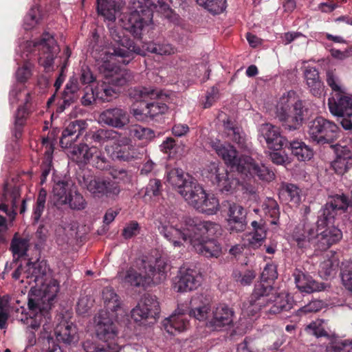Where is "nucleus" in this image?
<instances>
[{
    "instance_id": "17",
    "label": "nucleus",
    "mask_w": 352,
    "mask_h": 352,
    "mask_svg": "<svg viewBox=\"0 0 352 352\" xmlns=\"http://www.w3.org/2000/svg\"><path fill=\"white\" fill-rule=\"evenodd\" d=\"M99 120L101 123L118 129H123L130 122L127 111L118 107L103 111L99 116Z\"/></svg>"
},
{
    "instance_id": "4",
    "label": "nucleus",
    "mask_w": 352,
    "mask_h": 352,
    "mask_svg": "<svg viewBox=\"0 0 352 352\" xmlns=\"http://www.w3.org/2000/svg\"><path fill=\"white\" fill-rule=\"evenodd\" d=\"M40 288H31L28 293V308L30 318L26 319V322L32 327H38L43 318H50V310L52 302L56 298L59 285L54 279H50L48 283L44 282L39 285Z\"/></svg>"
},
{
    "instance_id": "48",
    "label": "nucleus",
    "mask_w": 352,
    "mask_h": 352,
    "mask_svg": "<svg viewBox=\"0 0 352 352\" xmlns=\"http://www.w3.org/2000/svg\"><path fill=\"white\" fill-rule=\"evenodd\" d=\"M300 189L292 184H283L280 191V194L285 196L286 200L294 204H298L300 202Z\"/></svg>"
},
{
    "instance_id": "58",
    "label": "nucleus",
    "mask_w": 352,
    "mask_h": 352,
    "mask_svg": "<svg viewBox=\"0 0 352 352\" xmlns=\"http://www.w3.org/2000/svg\"><path fill=\"white\" fill-rule=\"evenodd\" d=\"M338 267V261L336 259H327L324 261L320 265V272L325 278L333 276L336 274Z\"/></svg>"
},
{
    "instance_id": "60",
    "label": "nucleus",
    "mask_w": 352,
    "mask_h": 352,
    "mask_svg": "<svg viewBox=\"0 0 352 352\" xmlns=\"http://www.w3.org/2000/svg\"><path fill=\"white\" fill-rule=\"evenodd\" d=\"M263 208L266 214L274 219L272 223H276L274 220L278 219L280 214L279 207L277 202L274 199L268 198L265 203H263Z\"/></svg>"
},
{
    "instance_id": "59",
    "label": "nucleus",
    "mask_w": 352,
    "mask_h": 352,
    "mask_svg": "<svg viewBox=\"0 0 352 352\" xmlns=\"http://www.w3.org/2000/svg\"><path fill=\"white\" fill-rule=\"evenodd\" d=\"M28 114V111L25 107H19L18 108L17 111L15 115V121H14V129H15V136L16 137H17L18 135H21V129H22L23 126L25 124Z\"/></svg>"
},
{
    "instance_id": "47",
    "label": "nucleus",
    "mask_w": 352,
    "mask_h": 352,
    "mask_svg": "<svg viewBox=\"0 0 352 352\" xmlns=\"http://www.w3.org/2000/svg\"><path fill=\"white\" fill-rule=\"evenodd\" d=\"M196 2L212 14H221L226 8V0H196Z\"/></svg>"
},
{
    "instance_id": "25",
    "label": "nucleus",
    "mask_w": 352,
    "mask_h": 352,
    "mask_svg": "<svg viewBox=\"0 0 352 352\" xmlns=\"http://www.w3.org/2000/svg\"><path fill=\"white\" fill-rule=\"evenodd\" d=\"M259 131L269 148L278 151L283 146H287V141L280 135L276 126L270 123H265L261 125Z\"/></svg>"
},
{
    "instance_id": "49",
    "label": "nucleus",
    "mask_w": 352,
    "mask_h": 352,
    "mask_svg": "<svg viewBox=\"0 0 352 352\" xmlns=\"http://www.w3.org/2000/svg\"><path fill=\"white\" fill-rule=\"evenodd\" d=\"M148 52L158 55H170L175 53V49L171 45L165 42H150L146 44Z\"/></svg>"
},
{
    "instance_id": "32",
    "label": "nucleus",
    "mask_w": 352,
    "mask_h": 352,
    "mask_svg": "<svg viewBox=\"0 0 352 352\" xmlns=\"http://www.w3.org/2000/svg\"><path fill=\"white\" fill-rule=\"evenodd\" d=\"M241 175L248 176H257L260 179L270 182L274 178V173L263 164H256L253 159L249 156L241 172Z\"/></svg>"
},
{
    "instance_id": "34",
    "label": "nucleus",
    "mask_w": 352,
    "mask_h": 352,
    "mask_svg": "<svg viewBox=\"0 0 352 352\" xmlns=\"http://www.w3.org/2000/svg\"><path fill=\"white\" fill-rule=\"evenodd\" d=\"M224 133L226 137L236 143L239 148L245 149L248 148L245 135L241 127L234 122L228 119L223 121Z\"/></svg>"
},
{
    "instance_id": "61",
    "label": "nucleus",
    "mask_w": 352,
    "mask_h": 352,
    "mask_svg": "<svg viewBox=\"0 0 352 352\" xmlns=\"http://www.w3.org/2000/svg\"><path fill=\"white\" fill-rule=\"evenodd\" d=\"M326 352H352V340L331 342L327 346Z\"/></svg>"
},
{
    "instance_id": "53",
    "label": "nucleus",
    "mask_w": 352,
    "mask_h": 352,
    "mask_svg": "<svg viewBox=\"0 0 352 352\" xmlns=\"http://www.w3.org/2000/svg\"><path fill=\"white\" fill-rule=\"evenodd\" d=\"M29 239L14 237L11 242V250L14 255L21 257L26 254L29 248Z\"/></svg>"
},
{
    "instance_id": "28",
    "label": "nucleus",
    "mask_w": 352,
    "mask_h": 352,
    "mask_svg": "<svg viewBox=\"0 0 352 352\" xmlns=\"http://www.w3.org/2000/svg\"><path fill=\"white\" fill-rule=\"evenodd\" d=\"M212 309L210 303L202 296L199 295L193 297L190 300V310L189 316L199 321L208 322L211 315Z\"/></svg>"
},
{
    "instance_id": "56",
    "label": "nucleus",
    "mask_w": 352,
    "mask_h": 352,
    "mask_svg": "<svg viewBox=\"0 0 352 352\" xmlns=\"http://www.w3.org/2000/svg\"><path fill=\"white\" fill-rule=\"evenodd\" d=\"M340 276L344 288L352 293V263L342 264Z\"/></svg>"
},
{
    "instance_id": "41",
    "label": "nucleus",
    "mask_w": 352,
    "mask_h": 352,
    "mask_svg": "<svg viewBox=\"0 0 352 352\" xmlns=\"http://www.w3.org/2000/svg\"><path fill=\"white\" fill-rule=\"evenodd\" d=\"M28 318H30V316L28 314V311L24 315V316L21 317L20 318V320L25 324L27 325V338H28V342L29 346H34L36 342V338L35 335V331H37L40 327L42 325L43 329L45 331L47 332L49 330L51 329L50 326V322H51V318H43L41 320V323L38 326V327L34 328L30 324H29L28 322H26V319Z\"/></svg>"
},
{
    "instance_id": "14",
    "label": "nucleus",
    "mask_w": 352,
    "mask_h": 352,
    "mask_svg": "<svg viewBox=\"0 0 352 352\" xmlns=\"http://www.w3.org/2000/svg\"><path fill=\"white\" fill-rule=\"evenodd\" d=\"M20 196L21 192L19 187H9L6 184L3 186V191L1 197L0 210H2L8 216L14 219L16 214L17 202ZM0 229L8 230L6 219L1 215H0Z\"/></svg>"
},
{
    "instance_id": "33",
    "label": "nucleus",
    "mask_w": 352,
    "mask_h": 352,
    "mask_svg": "<svg viewBox=\"0 0 352 352\" xmlns=\"http://www.w3.org/2000/svg\"><path fill=\"white\" fill-rule=\"evenodd\" d=\"M119 133L113 129H99L87 133L85 140L91 146H102L109 141L116 139Z\"/></svg>"
},
{
    "instance_id": "38",
    "label": "nucleus",
    "mask_w": 352,
    "mask_h": 352,
    "mask_svg": "<svg viewBox=\"0 0 352 352\" xmlns=\"http://www.w3.org/2000/svg\"><path fill=\"white\" fill-rule=\"evenodd\" d=\"M188 321L182 314H173L164 320L162 325L166 331L170 335H175L185 331L188 326Z\"/></svg>"
},
{
    "instance_id": "37",
    "label": "nucleus",
    "mask_w": 352,
    "mask_h": 352,
    "mask_svg": "<svg viewBox=\"0 0 352 352\" xmlns=\"http://www.w3.org/2000/svg\"><path fill=\"white\" fill-rule=\"evenodd\" d=\"M83 122L80 120H76L70 122L63 130L60 140L62 147L67 148L71 146L72 142L75 141L82 131Z\"/></svg>"
},
{
    "instance_id": "45",
    "label": "nucleus",
    "mask_w": 352,
    "mask_h": 352,
    "mask_svg": "<svg viewBox=\"0 0 352 352\" xmlns=\"http://www.w3.org/2000/svg\"><path fill=\"white\" fill-rule=\"evenodd\" d=\"M79 87L76 80H70L66 85L62 94L63 106L64 108L69 106L78 98L77 92Z\"/></svg>"
},
{
    "instance_id": "2",
    "label": "nucleus",
    "mask_w": 352,
    "mask_h": 352,
    "mask_svg": "<svg viewBox=\"0 0 352 352\" xmlns=\"http://www.w3.org/2000/svg\"><path fill=\"white\" fill-rule=\"evenodd\" d=\"M158 230L174 246H181L183 242L188 241L197 253L206 258H218L222 254L221 245L214 239H208L221 234V226L214 222L188 217L179 222L176 217L171 216L160 223Z\"/></svg>"
},
{
    "instance_id": "36",
    "label": "nucleus",
    "mask_w": 352,
    "mask_h": 352,
    "mask_svg": "<svg viewBox=\"0 0 352 352\" xmlns=\"http://www.w3.org/2000/svg\"><path fill=\"white\" fill-rule=\"evenodd\" d=\"M270 308L266 310V313L270 314H278L281 312L289 311L292 307V302L289 296L285 294H277L275 290L272 292Z\"/></svg>"
},
{
    "instance_id": "46",
    "label": "nucleus",
    "mask_w": 352,
    "mask_h": 352,
    "mask_svg": "<svg viewBox=\"0 0 352 352\" xmlns=\"http://www.w3.org/2000/svg\"><path fill=\"white\" fill-rule=\"evenodd\" d=\"M129 134L135 139L145 142L151 141L155 137V133L153 130L139 124L131 126L129 129Z\"/></svg>"
},
{
    "instance_id": "10",
    "label": "nucleus",
    "mask_w": 352,
    "mask_h": 352,
    "mask_svg": "<svg viewBox=\"0 0 352 352\" xmlns=\"http://www.w3.org/2000/svg\"><path fill=\"white\" fill-rule=\"evenodd\" d=\"M274 291V288L271 284H256L248 302L244 306L252 315L263 309H269L272 300V298H271L272 294Z\"/></svg>"
},
{
    "instance_id": "52",
    "label": "nucleus",
    "mask_w": 352,
    "mask_h": 352,
    "mask_svg": "<svg viewBox=\"0 0 352 352\" xmlns=\"http://www.w3.org/2000/svg\"><path fill=\"white\" fill-rule=\"evenodd\" d=\"M93 153L91 154L90 162L93 166L99 170L107 169L109 166V162L102 151L96 146L92 148Z\"/></svg>"
},
{
    "instance_id": "1",
    "label": "nucleus",
    "mask_w": 352,
    "mask_h": 352,
    "mask_svg": "<svg viewBox=\"0 0 352 352\" xmlns=\"http://www.w3.org/2000/svg\"><path fill=\"white\" fill-rule=\"evenodd\" d=\"M109 30L116 45L111 49L102 50L97 59L99 70L104 76V80L96 87V97L102 102L116 98L120 93L118 88L133 79L132 73L120 69L117 63L126 65L133 58L134 54L142 52L133 41L124 35L123 30L116 27Z\"/></svg>"
},
{
    "instance_id": "6",
    "label": "nucleus",
    "mask_w": 352,
    "mask_h": 352,
    "mask_svg": "<svg viewBox=\"0 0 352 352\" xmlns=\"http://www.w3.org/2000/svg\"><path fill=\"white\" fill-rule=\"evenodd\" d=\"M145 3L133 0L130 4V14L124 28L133 35L134 37L141 38L142 30L148 25L153 20V11L150 8L154 6L151 0H144Z\"/></svg>"
},
{
    "instance_id": "19",
    "label": "nucleus",
    "mask_w": 352,
    "mask_h": 352,
    "mask_svg": "<svg viewBox=\"0 0 352 352\" xmlns=\"http://www.w3.org/2000/svg\"><path fill=\"white\" fill-rule=\"evenodd\" d=\"M349 206V199L344 195H336L331 197L322 210L319 217V225H323L325 221H333L339 210H345Z\"/></svg>"
},
{
    "instance_id": "44",
    "label": "nucleus",
    "mask_w": 352,
    "mask_h": 352,
    "mask_svg": "<svg viewBox=\"0 0 352 352\" xmlns=\"http://www.w3.org/2000/svg\"><path fill=\"white\" fill-rule=\"evenodd\" d=\"M219 209V203L218 199L213 195L206 194V197L201 201L197 210L206 214H215Z\"/></svg>"
},
{
    "instance_id": "27",
    "label": "nucleus",
    "mask_w": 352,
    "mask_h": 352,
    "mask_svg": "<svg viewBox=\"0 0 352 352\" xmlns=\"http://www.w3.org/2000/svg\"><path fill=\"white\" fill-rule=\"evenodd\" d=\"M293 276L298 289L302 292L312 293L324 289V284L316 282L311 276L299 269L294 271Z\"/></svg>"
},
{
    "instance_id": "43",
    "label": "nucleus",
    "mask_w": 352,
    "mask_h": 352,
    "mask_svg": "<svg viewBox=\"0 0 352 352\" xmlns=\"http://www.w3.org/2000/svg\"><path fill=\"white\" fill-rule=\"evenodd\" d=\"M102 299L106 311H117L121 308V301L118 295L111 287H105L102 290Z\"/></svg>"
},
{
    "instance_id": "51",
    "label": "nucleus",
    "mask_w": 352,
    "mask_h": 352,
    "mask_svg": "<svg viewBox=\"0 0 352 352\" xmlns=\"http://www.w3.org/2000/svg\"><path fill=\"white\" fill-rule=\"evenodd\" d=\"M67 201L66 204H67L72 210H82L87 206V201L82 195L78 190L69 192Z\"/></svg>"
},
{
    "instance_id": "29",
    "label": "nucleus",
    "mask_w": 352,
    "mask_h": 352,
    "mask_svg": "<svg viewBox=\"0 0 352 352\" xmlns=\"http://www.w3.org/2000/svg\"><path fill=\"white\" fill-rule=\"evenodd\" d=\"M206 194L202 186L195 180L186 186L180 192V195L185 201L196 210L203 199L206 197Z\"/></svg>"
},
{
    "instance_id": "9",
    "label": "nucleus",
    "mask_w": 352,
    "mask_h": 352,
    "mask_svg": "<svg viewBox=\"0 0 352 352\" xmlns=\"http://www.w3.org/2000/svg\"><path fill=\"white\" fill-rule=\"evenodd\" d=\"M328 105L333 115L342 118V126L345 130H352V98L344 94H335L329 98Z\"/></svg>"
},
{
    "instance_id": "57",
    "label": "nucleus",
    "mask_w": 352,
    "mask_h": 352,
    "mask_svg": "<svg viewBox=\"0 0 352 352\" xmlns=\"http://www.w3.org/2000/svg\"><path fill=\"white\" fill-rule=\"evenodd\" d=\"M131 318L135 322H141L146 319H153L155 320L156 318L150 315L149 311L144 305L140 302L137 306L133 308L131 311Z\"/></svg>"
},
{
    "instance_id": "54",
    "label": "nucleus",
    "mask_w": 352,
    "mask_h": 352,
    "mask_svg": "<svg viewBox=\"0 0 352 352\" xmlns=\"http://www.w3.org/2000/svg\"><path fill=\"white\" fill-rule=\"evenodd\" d=\"M47 192L43 188L41 189L36 201V204L33 208V219L35 223H37L45 208Z\"/></svg>"
},
{
    "instance_id": "23",
    "label": "nucleus",
    "mask_w": 352,
    "mask_h": 352,
    "mask_svg": "<svg viewBox=\"0 0 352 352\" xmlns=\"http://www.w3.org/2000/svg\"><path fill=\"white\" fill-rule=\"evenodd\" d=\"M129 97L136 102L149 100H166L170 94L168 92L155 87L138 86L131 88L129 91Z\"/></svg>"
},
{
    "instance_id": "26",
    "label": "nucleus",
    "mask_w": 352,
    "mask_h": 352,
    "mask_svg": "<svg viewBox=\"0 0 352 352\" xmlns=\"http://www.w3.org/2000/svg\"><path fill=\"white\" fill-rule=\"evenodd\" d=\"M245 210L241 206L235 203H228V223L231 231L243 232L246 227Z\"/></svg>"
},
{
    "instance_id": "3",
    "label": "nucleus",
    "mask_w": 352,
    "mask_h": 352,
    "mask_svg": "<svg viewBox=\"0 0 352 352\" xmlns=\"http://www.w3.org/2000/svg\"><path fill=\"white\" fill-rule=\"evenodd\" d=\"M135 267H130L125 273L120 272L119 278L134 287H146L158 285L167 278L168 264L165 258L153 255H144L135 261Z\"/></svg>"
},
{
    "instance_id": "42",
    "label": "nucleus",
    "mask_w": 352,
    "mask_h": 352,
    "mask_svg": "<svg viewBox=\"0 0 352 352\" xmlns=\"http://www.w3.org/2000/svg\"><path fill=\"white\" fill-rule=\"evenodd\" d=\"M292 153L299 161L309 160L314 155L313 150L302 141H292L289 143Z\"/></svg>"
},
{
    "instance_id": "24",
    "label": "nucleus",
    "mask_w": 352,
    "mask_h": 352,
    "mask_svg": "<svg viewBox=\"0 0 352 352\" xmlns=\"http://www.w3.org/2000/svg\"><path fill=\"white\" fill-rule=\"evenodd\" d=\"M316 229L313 224L305 221L298 225L293 232L292 237L300 248H314Z\"/></svg>"
},
{
    "instance_id": "18",
    "label": "nucleus",
    "mask_w": 352,
    "mask_h": 352,
    "mask_svg": "<svg viewBox=\"0 0 352 352\" xmlns=\"http://www.w3.org/2000/svg\"><path fill=\"white\" fill-rule=\"evenodd\" d=\"M201 285V276L194 270L181 269L174 282V289L177 292H187L196 289Z\"/></svg>"
},
{
    "instance_id": "16",
    "label": "nucleus",
    "mask_w": 352,
    "mask_h": 352,
    "mask_svg": "<svg viewBox=\"0 0 352 352\" xmlns=\"http://www.w3.org/2000/svg\"><path fill=\"white\" fill-rule=\"evenodd\" d=\"M234 315L233 309L226 305H217L212 309L206 326L214 331H221L223 328L232 324Z\"/></svg>"
},
{
    "instance_id": "21",
    "label": "nucleus",
    "mask_w": 352,
    "mask_h": 352,
    "mask_svg": "<svg viewBox=\"0 0 352 352\" xmlns=\"http://www.w3.org/2000/svg\"><path fill=\"white\" fill-rule=\"evenodd\" d=\"M336 158L331 163V166L338 175H343L352 167V153L350 148L338 144H332Z\"/></svg>"
},
{
    "instance_id": "13",
    "label": "nucleus",
    "mask_w": 352,
    "mask_h": 352,
    "mask_svg": "<svg viewBox=\"0 0 352 352\" xmlns=\"http://www.w3.org/2000/svg\"><path fill=\"white\" fill-rule=\"evenodd\" d=\"M97 338L104 342H112L118 336V330L107 311H100L94 318Z\"/></svg>"
},
{
    "instance_id": "40",
    "label": "nucleus",
    "mask_w": 352,
    "mask_h": 352,
    "mask_svg": "<svg viewBox=\"0 0 352 352\" xmlns=\"http://www.w3.org/2000/svg\"><path fill=\"white\" fill-rule=\"evenodd\" d=\"M166 180L170 185L177 188L178 192L180 194L182 189L188 184H191L195 179L188 175H187V177H184L182 169L174 168L168 173Z\"/></svg>"
},
{
    "instance_id": "22",
    "label": "nucleus",
    "mask_w": 352,
    "mask_h": 352,
    "mask_svg": "<svg viewBox=\"0 0 352 352\" xmlns=\"http://www.w3.org/2000/svg\"><path fill=\"white\" fill-rule=\"evenodd\" d=\"M210 168L221 192L232 193L239 185V180L234 177L233 173H228L223 168L221 171V168L215 163L211 164Z\"/></svg>"
},
{
    "instance_id": "8",
    "label": "nucleus",
    "mask_w": 352,
    "mask_h": 352,
    "mask_svg": "<svg viewBox=\"0 0 352 352\" xmlns=\"http://www.w3.org/2000/svg\"><path fill=\"white\" fill-rule=\"evenodd\" d=\"M340 128L332 121L322 116L316 117L308 123L309 139L316 144H331L340 135Z\"/></svg>"
},
{
    "instance_id": "12",
    "label": "nucleus",
    "mask_w": 352,
    "mask_h": 352,
    "mask_svg": "<svg viewBox=\"0 0 352 352\" xmlns=\"http://www.w3.org/2000/svg\"><path fill=\"white\" fill-rule=\"evenodd\" d=\"M34 46L37 47L43 54L38 59L39 64L46 71H50L54 64V60L60 51L54 36L49 32H44L41 38L34 42Z\"/></svg>"
},
{
    "instance_id": "50",
    "label": "nucleus",
    "mask_w": 352,
    "mask_h": 352,
    "mask_svg": "<svg viewBox=\"0 0 352 352\" xmlns=\"http://www.w3.org/2000/svg\"><path fill=\"white\" fill-rule=\"evenodd\" d=\"M234 280L243 286L250 285L256 277V272L252 270H235L232 273Z\"/></svg>"
},
{
    "instance_id": "5",
    "label": "nucleus",
    "mask_w": 352,
    "mask_h": 352,
    "mask_svg": "<svg viewBox=\"0 0 352 352\" xmlns=\"http://www.w3.org/2000/svg\"><path fill=\"white\" fill-rule=\"evenodd\" d=\"M304 111L302 100L294 91L291 90L279 98L276 105L275 115L285 129L294 131L302 124Z\"/></svg>"
},
{
    "instance_id": "39",
    "label": "nucleus",
    "mask_w": 352,
    "mask_h": 352,
    "mask_svg": "<svg viewBox=\"0 0 352 352\" xmlns=\"http://www.w3.org/2000/svg\"><path fill=\"white\" fill-rule=\"evenodd\" d=\"M72 190L69 188V183L66 181H59L53 187L52 201L56 207L66 205L69 192Z\"/></svg>"
},
{
    "instance_id": "30",
    "label": "nucleus",
    "mask_w": 352,
    "mask_h": 352,
    "mask_svg": "<svg viewBox=\"0 0 352 352\" xmlns=\"http://www.w3.org/2000/svg\"><path fill=\"white\" fill-rule=\"evenodd\" d=\"M26 268L23 274L29 284L34 283L36 286H39L47 281L46 266L43 263L28 261Z\"/></svg>"
},
{
    "instance_id": "62",
    "label": "nucleus",
    "mask_w": 352,
    "mask_h": 352,
    "mask_svg": "<svg viewBox=\"0 0 352 352\" xmlns=\"http://www.w3.org/2000/svg\"><path fill=\"white\" fill-rule=\"evenodd\" d=\"M168 110L166 104L162 102H150L146 106V111L150 118H154L160 114L165 113Z\"/></svg>"
},
{
    "instance_id": "7",
    "label": "nucleus",
    "mask_w": 352,
    "mask_h": 352,
    "mask_svg": "<svg viewBox=\"0 0 352 352\" xmlns=\"http://www.w3.org/2000/svg\"><path fill=\"white\" fill-rule=\"evenodd\" d=\"M78 183L93 196L97 197L105 196L115 198L120 192V188L117 182L93 175L89 172H85L82 175H80Z\"/></svg>"
},
{
    "instance_id": "63",
    "label": "nucleus",
    "mask_w": 352,
    "mask_h": 352,
    "mask_svg": "<svg viewBox=\"0 0 352 352\" xmlns=\"http://www.w3.org/2000/svg\"><path fill=\"white\" fill-rule=\"evenodd\" d=\"M278 277L276 266L274 264H267L261 273L262 281L260 283L270 284Z\"/></svg>"
},
{
    "instance_id": "20",
    "label": "nucleus",
    "mask_w": 352,
    "mask_h": 352,
    "mask_svg": "<svg viewBox=\"0 0 352 352\" xmlns=\"http://www.w3.org/2000/svg\"><path fill=\"white\" fill-rule=\"evenodd\" d=\"M54 333L57 341L65 345L75 344L79 340L76 325L63 318L56 325Z\"/></svg>"
},
{
    "instance_id": "15",
    "label": "nucleus",
    "mask_w": 352,
    "mask_h": 352,
    "mask_svg": "<svg viewBox=\"0 0 352 352\" xmlns=\"http://www.w3.org/2000/svg\"><path fill=\"white\" fill-rule=\"evenodd\" d=\"M214 148L217 155L221 157L225 163L230 166L233 171H236L239 173L244 170V167L249 156L246 155H237V151L233 146L230 144H217L214 145Z\"/></svg>"
},
{
    "instance_id": "31",
    "label": "nucleus",
    "mask_w": 352,
    "mask_h": 352,
    "mask_svg": "<svg viewBox=\"0 0 352 352\" xmlns=\"http://www.w3.org/2000/svg\"><path fill=\"white\" fill-rule=\"evenodd\" d=\"M303 76L309 91L314 96H320L323 92L324 85L322 82L318 70L311 66L305 67Z\"/></svg>"
},
{
    "instance_id": "35",
    "label": "nucleus",
    "mask_w": 352,
    "mask_h": 352,
    "mask_svg": "<svg viewBox=\"0 0 352 352\" xmlns=\"http://www.w3.org/2000/svg\"><path fill=\"white\" fill-rule=\"evenodd\" d=\"M95 146L85 143L74 145L69 151V157L78 165H86L90 162L92 148Z\"/></svg>"
},
{
    "instance_id": "64",
    "label": "nucleus",
    "mask_w": 352,
    "mask_h": 352,
    "mask_svg": "<svg viewBox=\"0 0 352 352\" xmlns=\"http://www.w3.org/2000/svg\"><path fill=\"white\" fill-rule=\"evenodd\" d=\"M162 183L160 179H150L148 184L145 188L144 196L151 198L152 197L158 196L160 194Z\"/></svg>"
},
{
    "instance_id": "55",
    "label": "nucleus",
    "mask_w": 352,
    "mask_h": 352,
    "mask_svg": "<svg viewBox=\"0 0 352 352\" xmlns=\"http://www.w3.org/2000/svg\"><path fill=\"white\" fill-rule=\"evenodd\" d=\"M140 302L147 308L150 315L155 318L159 316L160 304L155 296L146 294L142 298Z\"/></svg>"
},
{
    "instance_id": "11",
    "label": "nucleus",
    "mask_w": 352,
    "mask_h": 352,
    "mask_svg": "<svg viewBox=\"0 0 352 352\" xmlns=\"http://www.w3.org/2000/svg\"><path fill=\"white\" fill-rule=\"evenodd\" d=\"M332 221H325L323 225H319L318 220L317 221L314 243L316 250H326L342 239L341 230L335 226H329Z\"/></svg>"
}]
</instances>
